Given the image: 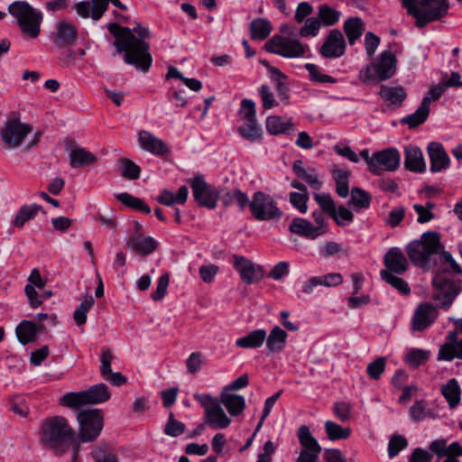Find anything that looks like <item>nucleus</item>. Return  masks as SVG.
<instances>
[{
    "mask_svg": "<svg viewBox=\"0 0 462 462\" xmlns=\"http://www.w3.org/2000/svg\"><path fill=\"white\" fill-rule=\"evenodd\" d=\"M332 174L337 184V193L342 198L347 197L349 194V171L346 170L339 169L338 167L335 166L332 169Z\"/></svg>",
    "mask_w": 462,
    "mask_h": 462,
    "instance_id": "nucleus-41",
    "label": "nucleus"
},
{
    "mask_svg": "<svg viewBox=\"0 0 462 462\" xmlns=\"http://www.w3.org/2000/svg\"><path fill=\"white\" fill-rule=\"evenodd\" d=\"M308 200H309V193L308 192H291L290 193V202L300 213H306L308 211V206H307Z\"/></svg>",
    "mask_w": 462,
    "mask_h": 462,
    "instance_id": "nucleus-58",
    "label": "nucleus"
},
{
    "mask_svg": "<svg viewBox=\"0 0 462 462\" xmlns=\"http://www.w3.org/2000/svg\"><path fill=\"white\" fill-rule=\"evenodd\" d=\"M298 437L300 443L307 449L306 451L315 454L320 453L321 448L307 426L303 425L299 428Z\"/></svg>",
    "mask_w": 462,
    "mask_h": 462,
    "instance_id": "nucleus-37",
    "label": "nucleus"
},
{
    "mask_svg": "<svg viewBox=\"0 0 462 462\" xmlns=\"http://www.w3.org/2000/svg\"><path fill=\"white\" fill-rule=\"evenodd\" d=\"M455 358L462 359V339L446 344L439 348V360L452 361Z\"/></svg>",
    "mask_w": 462,
    "mask_h": 462,
    "instance_id": "nucleus-40",
    "label": "nucleus"
},
{
    "mask_svg": "<svg viewBox=\"0 0 462 462\" xmlns=\"http://www.w3.org/2000/svg\"><path fill=\"white\" fill-rule=\"evenodd\" d=\"M410 417L413 421H421L428 418H435V414L430 411L424 401H416L410 408Z\"/></svg>",
    "mask_w": 462,
    "mask_h": 462,
    "instance_id": "nucleus-46",
    "label": "nucleus"
},
{
    "mask_svg": "<svg viewBox=\"0 0 462 462\" xmlns=\"http://www.w3.org/2000/svg\"><path fill=\"white\" fill-rule=\"evenodd\" d=\"M265 126L270 134L278 135L293 130L294 124L291 118L270 116L266 119Z\"/></svg>",
    "mask_w": 462,
    "mask_h": 462,
    "instance_id": "nucleus-29",
    "label": "nucleus"
},
{
    "mask_svg": "<svg viewBox=\"0 0 462 462\" xmlns=\"http://www.w3.org/2000/svg\"><path fill=\"white\" fill-rule=\"evenodd\" d=\"M267 339V332L263 328L250 331L248 334L236 340V346L245 349H255L261 347Z\"/></svg>",
    "mask_w": 462,
    "mask_h": 462,
    "instance_id": "nucleus-27",
    "label": "nucleus"
},
{
    "mask_svg": "<svg viewBox=\"0 0 462 462\" xmlns=\"http://www.w3.org/2000/svg\"><path fill=\"white\" fill-rule=\"evenodd\" d=\"M238 115L244 122L256 120L255 103L251 99H243L238 110Z\"/></svg>",
    "mask_w": 462,
    "mask_h": 462,
    "instance_id": "nucleus-53",
    "label": "nucleus"
},
{
    "mask_svg": "<svg viewBox=\"0 0 462 462\" xmlns=\"http://www.w3.org/2000/svg\"><path fill=\"white\" fill-rule=\"evenodd\" d=\"M233 258L234 267L245 282L252 284L259 282L263 277V270L260 265L254 263L244 256L234 255Z\"/></svg>",
    "mask_w": 462,
    "mask_h": 462,
    "instance_id": "nucleus-15",
    "label": "nucleus"
},
{
    "mask_svg": "<svg viewBox=\"0 0 462 462\" xmlns=\"http://www.w3.org/2000/svg\"><path fill=\"white\" fill-rule=\"evenodd\" d=\"M381 97L391 105L400 106L407 97L406 90L401 87L382 86Z\"/></svg>",
    "mask_w": 462,
    "mask_h": 462,
    "instance_id": "nucleus-33",
    "label": "nucleus"
},
{
    "mask_svg": "<svg viewBox=\"0 0 462 462\" xmlns=\"http://www.w3.org/2000/svg\"><path fill=\"white\" fill-rule=\"evenodd\" d=\"M194 199L201 206L209 209L217 207L219 192L217 188L207 183L203 178L196 177L191 181Z\"/></svg>",
    "mask_w": 462,
    "mask_h": 462,
    "instance_id": "nucleus-12",
    "label": "nucleus"
},
{
    "mask_svg": "<svg viewBox=\"0 0 462 462\" xmlns=\"http://www.w3.org/2000/svg\"><path fill=\"white\" fill-rule=\"evenodd\" d=\"M248 206L252 216L258 221H278L282 216L273 197L263 191L254 192Z\"/></svg>",
    "mask_w": 462,
    "mask_h": 462,
    "instance_id": "nucleus-8",
    "label": "nucleus"
},
{
    "mask_svg": "<svg viewBox=\"0 0 462 462\" xmlns=\"http://www.w3.org/2000/svg\"><path fill=\"white\" fill-rule=\"evenodd\" d=\"M220 401L231 416H238L245 408V399L242 395L223 392Z\"/></svg>",
    "mask_w": 462,
    "mask_h": 462,
    "instance_id": "nucleus-31",
    "label": "nucleus"
},
{
    "mask_svg": "<svg viewBox=\"0 0 462 462\" xmlns=\"http://www.w3.org/2000/svg\"><path fill=\"white\" fill-rule=\"evenodd\" d=\"M427 152L430 161L431 172H440L449 167L450 158L441 143L436 142L430 143Z\"/></svg>",
    "mask_w": 462,
    "mask_h": 462,
    "instance_id": "nucleus-17",
    "label": "nucleus"
},
{
    "mask_svg": "<svg viewBox=\"0 0 462 462\" xmlns=\"http://www.w3.org/2000/svg\"><path fill=\"white\" fill-rule=\"evenodd\" d=\"M305 69L308 70L310 79L319 83H335L337 80L329 75L324 74L321 69L315 64L307 63Z\"/></svg>",
    "mask_w": 462,
    "mask_h": 462,
    "instance_id": "nucleus-52",
    "label": "nucleus"
},
{
    "mask_svg": "<svg viewBox=\"0 0 462 462\" xmlns=\"http://www.w3.org/2000/svg\"><path fill=\"white\" fill-rule=\"evenodd\" d=\"M37 331V325L28 320L22 321L16 328L17 337L23 345L33 341Z\"/></svg>",
    "mask_w": 462,
    "mask_h": 462,
    "instance_id": "nucleus-38",
    "label": "nucleus"
},
{
    "mask_svg": "<svg viewBox=\"0 0 462 462\" xmlns=\"http://www.w3.org/2000/svg\"><path fill=\"white\" fill-rule=\"evenodd\" d=\"M404 165L406 169L412 172H424L426 171V162L421 150L414 144H409L404 147Z\"/></svg>",
    "mask_w": 462,
    "mask_h": 462,
    "instance_id": "nucleus-20",
    "label": "nucleus"
},
{
    "mask_svg": "<svg viewBox=\"0 0 462 462\" xmlns=\"http://www.w3.org/2000/svg\"><path fill=\"white\" fill-rule=\"evenodd\" d=\"M237 132L250 142H256L262 138V129L256 120L244 122V124L237 128Z\"/></svg>",
    "mask_w": 462,
    "mask_h": 462,
    "instance_id": "nucleus-43",
    "label": "nucleus"
},
{
    "mask_svg": "<svg viewBox=\"0 0 462 462\" xmlns=\"http://www.w3.org/2000/svg\"><path fill=\"white\" fill-rule=\"evenodd\" d=\"M381 278L385 281L387 283L391 284L393 288L399 291L401 293L407 295L410 293L411 290L406 282L402 279L399 278L395 274L390 273L388 271H381L380 272Z\"/></svg>",
    "mask_w": 462,
    "mask_h": 462,
    "instance_id": "nucleus-50",
    "label": "nucleus"
},
{
    "mask_svg": "<svg viewBox=\"0 0 462 462\" xmlns=\"http://www.w3.org/2000/svg\"><path fill=\"white\" fill-rule=\"evenodd\" d=\"M408 445L407 439L401 435L393 436L388 444V455L390 457H395L401 450Z\"/></svg>",
    "mask_w": 462,
    "mask_h": 462,
    "instance_id": "nucleus-61",
    "label": "nucleus"
},
{
    "mask_svg": "<svg viewBox=\"0 0 462 462\" xmlns=\"http://www.w3.org/2000/svg\"><path fill=\"white\" fill-rule=\"evenodd\" d=\"M383 262L386 267L384 271L393 274H402L408 268V261L404 254L397 247L391 248L385 254Z\"/></svg>",
    "mask_w": 462,
    "mask_h": 462,
    "instance_id": "nucleus-19",
    "label": "nucleus"
},
{
    "mask_svg": "<svg viewBox=\"0 0 462 462\" xmlns=\"http://www.w3.org/2000/svg\"><path fill=\"white\" fill-rule=\"evenodd\" d=\"M430 111L427 106L420 103L416 111L402 118L401 123L408 125L411 129L415 128L428 119Z\"/></svg>",
    "mask_w": 462,
    "mask_h": 462,
    "instance_id": "nucleus-39",
    "label": "nucleus"
},
{
    "mask_svg": "<svg viewBox=\"0 0 462 462\" xmlns=\"http://www.w3.org/2000/svg\"><path fill=\"white\" fill-rule=\"evenodd\" d=\"M438 316V310L430 303H422L416 309L412 318V327L415 330H424L430 326Z\"/></svg>",
    "mask_w": 462,
    "mask_h": 462,
    "instance_id": "nucleus-18",
    "label": "nucleus"
},
{
    "mask_svg": "<svg viewBox=\"0 0 462 462\" xmlns=\"http://www.w3.org/2000/svg\"><path fill=\"white\" fill-rule=\"evenodd\" d=\"M409 14L416 19V25L423 27L446 15L448 10V0H402Z\"/></svg>",
    "mask_w": 462,
    "mask_h": 462,
    "instance_id": "nucleus-4",
    "label": "nucleus"
},
{
    "mask_svg": "<svg viewBox=\"0 0 462 462\" xmlns=\"http://www.w3.org/2000/svg\"><path fill=\"white\" fill-rule=\"evenodd\" d=\"M138 142L142 149L155 155H162L169 152V148L163 141L148 131L139 132Z\"/></svg>",
    "mask_w": 462,
    "mask_h": 462,
    "instance_id": "nucleus-21",
    "label": "nucleus"
},
{
    "mask_svg": "<svg viewBox=\"0 0 462 462\" xmlns=\"http://www.w3.org/2000/svg\"><path fill=\"white\" fill-rule=\"evenodd\" d=\"M249 30L253 40L262 41L270 35L272 24L266 19L257 18L251 22Z\"/></svg>",
    "mask_w": 462,
    "mask_h": 462,
    "instance_id": "nucleus-35",
    "label": "nucleus"
},
{
    "mask_svg": "<svg viewBox=\"0 0 462 462\" xmlns=\"http://www.w3.org/2000/svg\"><path fill=\"white\" fill-rule=\"evenodd\" d=\"M435 205L431 202H428L426 205L414 204L413 209L418 215L417 222L420 224L428 223L434 218V213L432 209Z\"/></svg>",
    "mask_w": 462,
    "mask_h": 462,
    "instance_id": "nucleus-54",
    "label": "nucleus"
},
{
    "mask_svg": "<svg viewBox=\"0 0 462 462\" xmlns=\"http://www.w3.org/2000/svg\"><path fill=\"white\" fill-rule=\"evenodd\" d=\"M95 300L92 296L87 295L73 313V318L77 325L81 326L87 321V314L93 307Z\"/></svg>",
    "mask_w": 462,
    "mask_h": 462,
    "instance_id": "nucleus-48",
    "label": "nucleus"
},
{
    "mask_svg": "<svg viewBox=\"0 0 462 462\" xmlns=\"http://www.w3.org/2000/svg\"><path fill=\"white\" fill-rule=\"evenodd\" d=\"M446 91L445 86L441 82L438 85L430 87L427 95L422 98L421 104L430 110V104L440 98L442 94Z\"/></svg>",
    "mask_w": 462,
    "mask_h": 462,
    "instance_id": "nucleus-59",
    "label": "nucleus"
},
{
    "mask_svg": "<svg viewBox=\"0 0 462 462\" xmlns=\"http://www.w3.org/2000/svg\"><path fill=\"white\" fill-rule=\"evenodd\" d=\"M380 38L373 33L372 32H368L365 33V49L366 55L369 58H372L374 54L375 53L379 44H380Z\"/></svg>",
    "mask_w": 462,
    "mask_h": 462,
    "instance_id": "nucleus-63",
    "label": "nucleus"
},
{
    "mask_svg": "<svg viewBox=\"0 0 462 462\" xmlns=\"http://www.w3.org/2000/svg\"><path fill=\"white\" fill-rule=\"evenodd\" d=\"M439 236L436 232H426L419 240L411 242L407 253L411 261L417 266L424 267L433 254L440 249Z\"/></svg>",
    "mask_w": 462,
    "mask_h": 462,
    "instance_id": "nucleus-7",
    "label": "nucleus"
},
{
    "mask_svg": "<svg viewBox=\"0 0 462 462\" xmlns=\"http://www.w3.org/2000/svg\"><path fill=\"white\" fill-rule=\"evenodd\" d=\"M9 14L16 20L23 37L35 39L40 35L43 15L27 2L16 1L8 7Z\"/></svg>",
    "mask_w": 462,
    "mask_h": 462,
    "instance_id": "nucleus-3",
    "label": "nucleus"
},
{
    "mask_svg": "<svg viewBox=\"0 0 462 462\" xmlns=\"http://www.w3.org/2000/svg\"><path fill=\"white\" fill-rule=\"evenodd\" d=\"M222 202L225 206H231L236 204L240 209H244L249 204L247 196L239 189H233L227 191L221 197Z\"/></svg>",
    "mask_w": 462,
    "mask_h": 462,
    "instance_id": "nucleus-44",
    "label": "nucleus"
},
{
    "mask_svg": "<svg viewBox=\"0 0 462 462\" xmlns=\"http://www.w3.org/2000/svg\"><path fill=\"white\" fill-rule=\"evenodd\" d=\"M111 394L105 383H97L86 391L68 393L60 399V404L74 411L85 405H95L108 401Z\"/></svg>",
    "mask_w": 462,
    "mask_h": 462,
    "instance_id": "nucleus-5",
    "label": "nucleus"
},
{
    "mask_svg": "<svg viewBox=\"0 0 462 462\" xmlns=\"http://www.w3.org/2000/svg\"><path fill=\"white\" fill-rule=\"evenodd\" d=\"M276 451V445L272 441L268 440L263 447V451L258 455L256 462H273V455Z\"/></svg>",
    "mask_w": 462,
    "mask_h": 462,
    "instance_id": "nucleus-64",
    "label": "nucleus"
},
{
    "mask_svg": "<svg viewBox=\"0 0 462 462\" xmlns=\"http://www.w3.org/2000/svg\"><path fill=\"white\" fill-rule=\"evenodd\" d=\"M401 162V154L395 148H387L373 153L370 162V171L374 174H380L383 171H395Z\"/></svg>",
    "mask_w": 462,
    "mask_h": 462,
    "instance_id": "nucleus-13",
    "label": "nucleus"
},
{
    "mask_svg": "<svg viewBox=\"0 0 462 462\" xmlns=\"http://www.w3.org/2000/svg\"><path fill=\"white\" fill-rule=\"evenodd\" d=\"M380 80L390 79L396 71V58L393 51L387 50L383 51L376 59V61L366 68V79H371V70Z\"/></svg>",
    "mask_w": 462,
    "mask_h": 462,
    "instance_id": "nucleus-14",
    "label": "nucleus"
},
{
    "mask_svg": "<svg viewBox=\"0 0 462 462\" xmlns=\"http://www.w3.org/2000/svg\"><path fill=\"white\" fill-rule=\"evenodd\" d=\"M32 127L21 121L19 113H12L0 127V138L5 149L14 150L23 144Z\"/></svg>",
    "mask_w": 462,
    "mask_h": 462,
    "instance_id": "nucleus-6",
    "label": "nucleus"
},
{
    "mask_svg": "<svg viewBox=\"0 0 462 462\" xmlns=\"http://www.w3.org/2000/svg\"><path fill=\"white\" fill-rule=\"evenodd\" d=\"M314 199L319 204L320 208L329 215L331 218H336L337 217V207L336 204L331 198V196L328 193H315Z\"/></svg>",
    "mask_w": 462,
    "mask_h": 462,
    "instance_id": "nucleus-49",
    "label": "nucleus"
},
{
    "mask_svg": "<svg viewBox=\"0 0 462 462\" xmlns=\"http://www.w3.org/2000/svg\"><path fill=\"white\" fill-rule=\"evenodd\" d=\"M320 25V22L317 17L308 18L304 21V24L300 28L299 34L304 38L315 37L319 34Z\"/></svg>",
    "mask_w": 462,
    "mask_h": 462,
    "instance_id": "nucleus-55",
    "label": "nucleus"
},
{
    "mask_svg": "<svg viewBox=\"0 0 462 462\" xmlns=\"http://www.w3.org/2000/svg\"><path fill=\"white\" fill-rule=\"evenodd\" d=\"M287 337L288 334L284 329L274 326L265 339L267 355L281 353L286 346Z\"/></svg>",
    "mask_w": 462,
    "mask_h": 462,
    "instance_id": "nucleus-22",
    "label": "nucleus"
},
{
    "mask_svg": "<svg viewBox=\"0 0 462 462\" xmlns=\"http://www.w3.org/2000/svg\"><path fill=\"white\" fill-rule=\"evenodd\" d=\"M107 29L116 38L114 45L116 51L125 53L124 60L143 71H147L152 64V56L148 51L149 44L144 41L149 37L148 30L141 26L134 28V32L137 37L129 28L116 23L108 24Z\"/></svg>",
    "mask_w": 462,
    "mask_h": 462,
    "instance_id": "nucleus-1",
    "label": "nucleus"
},
{
    "mask_svg": "<svg viewBox=\"0 0 462 462\" xmlns=\"http://www.w3.org/2000/svg\"><path fill=\"white\" fill-rule=\"evenodd\" d=\"M41 208V206L36 204L21 207L14 220V226L22 227L27 221L34 218Z\"/></svg>",
    "mask_w": 462,
    "mask_h": 462,
    "instance_id": "nucleus-42",
    "label": "nucleus"
},
{
    "mask_svg": "<svg viewBox=\"0 0 462 462\" xmlns=\"http://www.w3.org/2000/svg\"><path fill=\"white\" fill-rule=\"evenodd\" d=\"M365 31V23L359 17H351L344 23V32L349 44L353 45Z\"/></svg>",
    "mask_w": 462,
    "mask_h": 462,
    "instance_id": "nucleus-34",
    "label": "nucleus"
},
{
    "mask_svg": "<svg viewBox=\"0 0 462 462\" xmlns=\"http://www.w3.org/2000/svg\"><path fill=\"white\" fill-rule=\"evenodd\" d=\"M340 12L333 9L327 5H321L319 7L318 19L320 24L324 26H332L339 21Z\"/></svg>",
    "mask_w": 462,
    "mask_h": 462,
    "instance_id": "nucleus-45",
    "label": "nucleus"
},
{
    "mask_svg": "<svg viewBox=\"0 0 462 462\" xmlns=\"http://www.w3.org/2000/svg\"><path fill=\"white\" fill-rule=\"evenodd\" d=\"M441 393L448 403L450 409L458 406L461 400V389L457 379L452 378L441 387Z\"/></svg>",
    "mask_w": 462,
    "mask_h": 462,
    "instance_id": "nucleus-32",
    "label": "nucleus"
},
{
    "mask_svg": "<svg viewBox=\"0 0 462 462\" xmlns=\"http://www.w3.org/2000/svg\"><path fill=\"white\" fill-rule=\"evenodd\" d=\"M289 229L291 233L308 239H316L322 236V227H315L314 224L301 217L294 218L291 221Z\"/></svg>",
    "mask_w": 462,
    "mask_h": 462,
    "instance_id": "nucleus-23",
    "label": "nucleus"
},
{
    "mask_svg": "<svg viewBox=\"0 0 462 462\" xmlns=\"http://www.w3.org/2000/svg\"><path fill=\"white\" fill-rule=\"evenodd\" d=\"M292 171L297 177L307 182L310 187L315 190H319L322 187V181L315 168H305L300 160H297L292 164Z\"/></svg>",
    "mask_w": 462,
    "mask_h": 462,
    "instance_id": "nucleus-24",
    "label": "nucleus"
},
{
    "mask_svg": "<svg viewBox=\"0 0 462 462\" xmlns=\"http://www.w3.org/2000/svg\"><path fill=\"white\" fill-rule=\"evenodd\" d=\"M77 38V30L66 21H60L56 24V42L60 46L70 45Z\"/></svg>",
    "mask_w": 462,
    "mask_h": 462,
    "instance_id": "nucleus-30",
    "label": "nucleus"
},
{
    "mask_svg": "<svg viewBox=\"0 0 462 462\" xmlns=\"http://www.w3.org/2000/svg\"><path fill=\"white\" fill-rule=\"evenodd\" d=\"M231 421L219 403L205 414V422L213 429H226Z\"/></svg>",
    "mask_w": 462,
    "mask_h": 462,
    "instance_id": "nucleus-28",
    "label": "nucleus"
},
{
    "mask_svg": "<svg viewBox=\"0 0 462 462\" xmlns=\"http://www.w3.org/2000/svg\"><path fill=\"white\" fill-rule=\"evenodd\" d=\"M325 430L330 440L346 439L351 434L349 428H342L332 420H327L325 422Z\"/></svg>",
    "mask_w": 462,
    "mask_h": 462,
    "instance_id": "nucleus-47",
    "label": "nucleus"
},
{
    "mask_svg": "<svg viewBox=\"0 0 462 462\" xmlns=\"http://www.w3.org/2000/svg\"><path fill=\"white\" fill-rule=\"evenodd\" d=\"M386 360L384 357H378L367 365V374L370 378L379 380L385 370Z\"/></svg>",
    "mask_w": 462,
    "mask_h": 462,
    "instance_id": "nucleus-60",
    "label": "nucleus"
},
{
    "mask_svg": "<svg viewBox=\"0 0 462 462\" xmlns=\"http://www.w3.org/2000/svg\"><path fill=\"white\" fill-rule=\"evenodd\" d=\"M40 435L44 446L61 456L69 448L74 431L64 417L53 416L44 420Z\"/></svg>",
    "mask_w": 462,
    "mask_h": 462,
    "instance_id": "nucleus-2",
    "label": "nucleus"
},
{
    "mask_svg": "<svg viewBox=\"0 0 462 462\" xmlns=\"http://www.w3.org/2000/svg\"><path fill=\"white\" fill-rule=\"evenodd\" d=\"M350 205L358 208H366L370 205V197L364 190L355 188L351 192Z\"/></svg>",
    "mask_w": 462,
    "mask_h": 462,
    "instance_id": "nucleus-56",
    "label": "nucleus"
},
{
    "mask_svg": "<svg viewBox=\"0 0 462 462\" xmlns=\"http://www.w3.org/2000/svg\"><path fill=\"white\" fill-rule=\"evenodd\" d=\"M430 356V352L422 349H413L407 354V362L413 366H419L425 362Z\"/></svg>",
    "mask_w": 462,
    "mask_h": 462,
    "instance_id": "nucleus-62",
    "label": "nucleus"
},
{
    "mask_svg": "<svg viewBox=\"0 0 462 462\" xmlns=\"http://www.w3.org/2000/svg\"><path fill=\"white\" fill-rule=\"evenodd\" d=\"M185 424L174 419L172 413L169 415L168 421L164 427V433L171 437H178L184 433Z\"/></svg>",
    "mask_w": 462,
    "mask_h": 462,
    "instance_id": "nucleus-57",
    "label": "nucleus"
},
{
    "mask_svg": "<svg viewBox=\"0 0 462 462\" xmlns=\"http://www.w3.org/2000/svg\"><path fill=\"white\" fill-rule=\"evenodd\" d=\"M69 164L72 168L92 165L97 162V157L94 153L78 145H72L69 149Z\"/></svg>",
    "mask_w": 462,
    "mask_h": 462,
    "instance_id": "nucleus-26",
    "label": "nucleus"
},
{
    "mask_svg": "<svg viewBox=\"0 0 462 462\" xmlns=\"http://www.w3.org/2000/svg\"><path fill=\"white\" fill-rule=\"evenodd\" d=\"M129 249L147 255L152 253L157 247V242L151 236H144L141 233H134L127 241Z\"/></svg>",
    "mask_w": 462,
    "mask_h": 462,
    "instance_id": "nucleus-25",
    "label": "nucleus"
},
{
    "mask_svg": "<svg viewBox=\"0 0 462 462\" xmlns=\"http://www.w3.org/2000/svg\"><path fill=\"white\" fill-rule=\"evenodd\" d=\"M115 197L118 201H120L122 204L125 205L126 207H129L133 209L138 210L144 214H150L151 208L150 207L144 203L143 200L141 199L134 197L127 192H122L116 194Z\"/></svg>",
    "mask_w": 462,
    "mask_h": 462,
    "instance_id": "nucleus-36",
    "label": "nucleus"
},
{
    "mask_svg": "<svg viewBox=\"0 0 462 462\" xmlns=\"http://www.w3.org/2000/svg\"><path fill=\"white\" fill-rule=\"evenodd\" d=\"M79 437L83 442L94 441L101 433L104 417L98 409H89L78 413Z\"/></svg>",
    "mask_w": 462,
    "mask_h": 462,
    "instance_id": "nucleus-9",
    "label": "nucleus"
},
{
    "mask_svg": "<svg viewBox=\"0 0 462 462\" xmlns=\"http://www.w3.org/2000/svg\"><path fill=\"white\" fill-rule=\"evenodd\" d=\"M346 50V41L343 33L334 29L330 31L324 43L319 49V53L327 59L339 58L344 55Z\"/></svg>",
    "mask_w": 462,
    "mask_h": 462,
    "instance_id": "nucleus-16",
    "label": "nucleus"
},
{
    "mask_svg": "<svg viewBox=\"0 0 462 462\" xmlns=\"http://www.w3.org/2000/svg\"><path fill=\"white\" fill-rule=\"evenodd\" d=\"M265 49L269 52L292 59L303 57L309 47L297 39L275 35L265 43Z\"/></svg>",
    "mask_w": 462,
    "mask_h": 462,
    "instance_id": "nucleus-10",
    "label": "nucleus"
},
{
    "mask_svg": "<svg viewBox=\"0 0 462 462\" xmlns=\"http://www.w3.org/2000/svg\"><path fill=\"white\" fill-rule=\"evenodd\" d=\"M434 293L433 299L439 303L443 309H448L453 300L459 293V284L444 274H438L433 279Z\"/></svg>",
    "mask_w": 462,
    "mask_h": 462,
    "instance_id": "nucleus-11",
    "label": "nucleus"
},
{
    "mask_svg": "<svg viewBox=\"0 0 462 462\" xmlns=\"http://www.w3.org/2000/svg\"><path fill=\"white\" fill-rule=\"evenodd\" d=\"M121 175L128 180H137L140 176V167L128 159L119 161Z\"/></svg>",
    "mask_w": 462,
    "mask_h": 462,
    "instance_id": "nucleus-51",
    "label": "nucleus"
}]
</instances>
